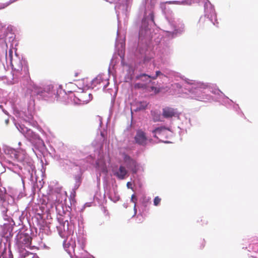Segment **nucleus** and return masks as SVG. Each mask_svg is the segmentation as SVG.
Instances as JSON below:
<instances>
[{"label":"nucleus","mask_w":258,"mask_h":258,"mask_svg":"<svg viewBox=\"0 0 258 258\" xmlns=\"http://www.w3.org/2000/svg\"><path fill=\"white\" fill-rule=\"evenodd\" d=\"M24 71L25 72H27V71H28V69H27V67H25V68H24Z\"/></svg>","instance_id":"23"},{"label":"nucleus","mask_w":258,"mask_h":258,"mask_svg":"<svg viewBox=\"0 0 258 258\" xmlns=\"http://www.w3.org/2000/svg\"><path fill=\"white\" fill-rule=\"evenodd\" d=\"M160 75H162V73L159 71H157L156 72V75L154 76L148 75L146 74H142L137 76L136 77V79H141V78L143 77H147L148 78H151L152 80H156L157 79V78Z\"/></svg>","instance_id":"9"},{"label":"nucleus","mask_w":258,"mask_h":258,"mask_svg":"<svg viewBox=\"0 0 258 258\" xmlns=\"http://www.w3.org/2000/svg\"><path fill=\"white\" fill-rule=\"evenodd\" d=\"M135 140L137 144L145 146L147 140L145 133L142 130H138L135 137Z\"/></svg>","instance_id":"5"},{"label":"nucleus","mask_w":258,"mask_h":258,"mask_svg":"<svg viewBox=\"0 0 258 258\" xmlns=\"http://www.w3.org/2000/svg\"><path fill=\"white\" fill-rule=\"evenodd\" d=\"M79 101L80 104H87L92 99V95L87 92H82L77 94L76 96Z\"/></svg>","instance_id":"6"},{"label":"nucleus","mask_w":258,"mask_h":258,"mask_svg":"<svg viewBox=\"0 0 258 258\" xmlns=\"http://www.w3.org/2000/svg\"><path fill=\"white\" fill-rule=\"evenodd\" d=\"M9 56L11 62H12V57H13V50L12 49H10L9 51Z\"/></svg>","instance_id":"19"},{"label":"nucleus","mask_w":258,"mask_h":258,"mask_svg":"<svg viewBox=\"0 0 258 258\" xmlns=\"http://www.w3.org/2000/svg\"><path fill=\"white\" fill-rule=\"evenodd\" d=\"M102 80V77L100 76H98L95 80H94V82L97 83H100V81Z\"/></svg>","instance_id":"17"},{"label":"nucleus","mask_w":258,"mask_h":258,"mask_svg":"<svg viewBox=\"0 0 258 258\" xmlns=\"http://www.w3.org/2000/svg\"><path fill=\"white\" fill-rule=\"evenodd\" d=\"M34 256H35L34 255V256H33V257L32 258H34Z\"/></svg>","instance_id":"27"},{"label":"nucleus","mask_w":258,"mask_h":258,"mask_svg":"<svg viewBox=\"0 0 258 258\" xmlns=\"http://www.w3.org/2000/svg\"><path fill=\"white\" fill-rule=\"evenodd\" d=\"M123 160L124 162H125L129 166H133L135 167L137 166V162L135 160L133 159L130 156L124 154L123 156Z\"/></svg>","instance_id":"8"},{"label":"nucleus","mask_w":258,"mask_h":258,"mask_svg":"<svg viewBox=\"0 0 258 258\" xmlns=\"http://www.w3.org/2000/svg\"><path fill=\"white\" fill-rule=\"evenodd\" d=\"M131 185V183L130 182H128L126 184V185L128 188H130V185Z\"/></svg>","instance_id":"22"},{"label":"nucleus","mask_w":258,"mask_h":258,"mask_svg":"<svg viewBox=\"0 0 258 258\" xmlns=\"http://www.w3.org/2000/svg\"><path fill=\"white\" fill-rule=\"evenodd\" d=\"M135 88H144L146 87V85L142 83H136L134 85Z\"/></svg>","instance_id":"14"},{"label":"nucleus","mask_w":258,"mask_h":258,"mask_svg":"<svg viewBox=\"0 0 258 258\" xmlns=\"http://www.w3.org/2000/svg\"><path fill=\"white\" fill-rule=\"evenodd\" d=\"M162 115L164 118H169L173 117H178L179 114L178 113L177 109L165 107L163 108Z\"/></svg>","instance_id":"4"},{"label":"nucleus","mask_w":258,"mask_h":258,"mask_svg":"<svg viewBox=\"0 0 258 258\" xmlns=\"http://www.w3.org/2000/svg\"><path fill=\"white\" fill-rule=\"evenodd\" d=\"M12 69L17 72H20L23 70V66L20 61L14 64L13 62L11 63Z\"/></svg>","instance_id":"10"},{"label":"nucleus","mask_w":258,"mask_h":258,"mask_svg":"<svg viewBox=\"0 0 258 258\" xmlns=\"http://www.w3.org/2000/svg\"><path fill=\"white\" fill-rule=\"evenodd\" d=\"M154 120H155V121H158L159 120L154 119Z\"/></svg>","instance_id":"26"},{"label":"nucleus","mask_w":258,"mask_h":258,"mask_svg":"<svg viewBox=\"0 0 258 258\" xmlns=\"http://www.w3.org/2000/svg\"><path fill=\"white\" fill-rule=\"evenodd\" d=\"M161 131V129L160 128H156L155 130H154V132H156V133H157L159 131Z\"/></svg>","instance_id":"21"},{"label":"nucleus","mask_w":258,"mask_h":258,"mask_svg":"<svg viewBox=\"0 0 258 258\" xmlns=\"http://www.w3.org/2000/svg\"><path fill=\"white\" fill-rule=\"evenodd\" d=\"M59 194L58 193L57 194H52L51 195H50V198H51L52 199H53V197H55L56 199H55L54 201L55 202H58L59 200H57V196H59Z\"/></svg>","instance_id":"16"},{"label":"nucleus","mask_w":258,"mask_h":258,"mask_svg":"<svg viewBox=\"0 0 258 258\" xmlns=\"http://www.w3.org/2000/svg\"><path fill=\"white\" fill-rule=\"evenodd\" d=\"M17 128L29 141L38 143L42 142L37 134L26 127L24 124H19Z\"/></svg>","instance_id":"2"},{"label":"nucleus","mask_w":258,"mask_h":258,"mask_svg":"<svg viewBox=\"0 0 258 258\" xmlns=\"http://www.w3.org/2000/svg\"><path fill=\"white\" fill-rule=\"evenodd\" d=\"M67 245H68L69 251L71 252V251L72 250L74 254L77 256H81L85 252V244L82 241H78V245H77L75 240L71 238Z\"/></svg>","instance_id":"1"},{"label":"nucleus","mask_w":258,"mask_h":258,"mask_svg":"<svg viewBox=\"0 0 258 258\" xmlns=\"http://www.w3.org/2000/svg\"><path fill=\"white\" fill-rule=\"evenodd\" d=\"M78 74H79V73H75V77L78 76Z\"/></svg>","instance_id":"24"},{"label":"nucleus","mask_w":258,"mask_h":258,"mask_svg":"<svg viewBox=\"0 0 258 258\" xmlns=\"http://www.w3.org/2000/svg\"><path fill=\"white\" fill-rule=\"evenodd\" d=\"M161 202V199L159 197H156L154 199V205L158 206Z\"/></svg>","instance_id":"13"},{"label":"nucleus","mask_w":258,"mask_h":258,"mask_svg":"<svg viewBox=\"0 0 258 258\" xmlns=\"http://www.w3.org/2000/svg\"><path fill=\"white\" fill-rule=\"evenodd\" d=\"M206 21H207V22H211V21H210L209 19H207L206 20Z\"/></svg>","instance_id":"25"},{"label":"nucleus","mask_w":258,"mask_h":258,"mask_svg":"<svg viewBox=\"0 0 258 258\" xmlns=\"http://www.w3.org/2000/svg\"><path fill=\"white\" fill-rule=\"evenodd\" d=\"M150 89L152 91H154L156 94H157L160 92V89L159 88L152 86L150 87Z\"/></svg>","instance_id":"15"},{"label":"nucleus","mask_w":258,"mask_h":258,"mask_svg":"<svg viewBox=\"0 0 258 258\" xmlns=\"http://www.w3.org/2000/svg\"><path fill=\"white\" fill-rule=\"evenodd\" d=\"M137 201V199L135 197V196L134 195H133L132 196V198H131V202H132L133 203H134L135 204L134 207V216L137 214V210L136 208Z\"/></svg>","instance_id":"12"},{"label":"nucleus","mask_w":258,"mask_h":258,"mask_svg":"<svg viewBox=\"0 0 258 258\" xmlns=\"http://www.w3.org/2000/svg\"><path fill=\"white\" fill-rule=\"evenodd\" d=\"M164 4H179V2L173 1H167Z\"/></svg>","instance_id":"18"},{"label":"nucleus","mask_w":258,"mask_h":258,"mask_svg":"<svg viewBox=\"0 0 258 258\" xmlns=\"http://www.w3.org/2000/svg\"><path fill=\"white\" fill-rule=\"evenodd\" d=\"M127 171L123 166H120L118 171L114 173V175L119 179H123L125 178Z\"/></svg>","instance_id":"7"},{"label":"nucleus","mask_w":258,"mask_h":258,"mask_svg":"<svg viewBox=\"0 0 258 258\" xmlns=\"http://www.w3.org/2000/svg\"><path fill=\"white\" fill-rule=\"evenodd\" d=\"M150 78H148L147 77H143L141 79H140L142 81H148Z\"/></svg>","instance_id":"20"},{"label":"nucleus","mask_w":258,"mask_h":258,"mask_svg":"<svg viewBox=\"0 0 258 258\" xmlns=\"http://www.w3.org/2000/svg\"><path fill=\"white\" fill-rule=\"evenodd\" d=\"M17 244L21 248L29 247L31 244L32 238L27 233H19L17 236Z\"/></svg>","instance_id":"3"},{"label":"nucleus","mask_w":258,"mask_h":258,"mask_svg":"<svg viewBox=\"0 0 258 258\" xmlns=\"http://www.w3.org/2000/svg\"><path fill=\"white\" fill-rule=\"evenodd\" d=\"M148 105V103L146 101L140 102L139 103L138 106L137 108V110H144L146 108Z\"/></svg>","instance_id":"11"}]
</instances>
